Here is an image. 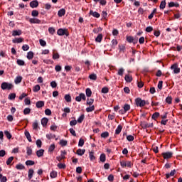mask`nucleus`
<instances>
[{"mask_svg":"<svg viewBox=\"0 0 182 182\" xmlns=\"http://www.w3.org/2000/svg\"><path fill=\"white\" fill-rule=\"evenodd\" d=\"M102 39H103V34L100 33L95 38V42L100 43V42H102Z\"/></svg>","mask_w":182,"mask_h":182,"instance_id":"obj_24","label":"nucleus"},{"mask_svg":"<svg viewBox=\"0 0 182 182\" xmlns=\"http://www.w3.org/2000/svg\"><path fill=\"white\" fill-rule=\"evenodd\" d=\"M29 22L30 23H41V20L38 18H30Z\"/></svg>","mask_w":182,"mask_h":182,"instance_id":"obj_25","label":"nucleus"},{"mask_svg":"<svg viewBox=\"0 0 182 182\" xmlns=\"http://www.w3.org/2000/svg\"><path fill=\"white\" fill-rule=\"evenodd\" d=\"M27 59H28V60L33 59V52L30 51L27 53Z\"/></svg>","mask_w":182,"mask_h":182,"instance_id":"obj_35","label":"nucleus"},{"mask_svg":"<svg viewBox=\"0 0 182 182\" xmlns=\"http://www.w3.org/2000/svg\"><path fill=\"white\" fill-rule=\"evenodd\" d=\"M109 133L107 132H105L101 134V137H102V139H107Z\"/></svg>","mask_w":182,"mask_h":182,"instance_id":"obj_48","label":"nucleus"},{"mask_svg":"<svg viewBox=\"0 0 182 182\" xmlns=\"http://www.w3.org/2000/svg\"><path fill=\"white\" fill-rule=\"evenodd\" d=\"M158 117H160V112H155L151 116L153 120H156Z\"/></svg>","mask_w":182,"mask_h":182,"instance_id":"obj_29","label":"nucleus"},{"mask_svg":"<svg viewBox=\"0 0 182 182\" xmlns=\"http://www.w3.org/2000/svg\"><path fill=\"white\" fill-rule=\"evenodd\" d=\"M22 35V30H14L12 31V36H21Z\"/></svg>","mask_w":182,"mask_h":182,"instance_id":"obj_10","label":"nucleus"},{"mask_svg":"<svg viewBox=\"0 0 182 182\" xmlns=\"http://www.w3.org/2000/svg\"><path fill=\"white\" fill-rule=\"evenodd\" d=\"M38 15H39V11H38L37 10H33L31 11L32 16H38Z\"/></svg>","mask_w":182,"mask_h":182,"instance_id":"obj_55","label":"nucleus"},{"mask_svg":"<svg viewBox=\"0 0 182 182\" xmlns=\"http://www.w3.org/2000/svg\"><path fill=\"white\" fill-rule=\"evenodd\" d=\"M26 153L28 156H32V148L31 146L26 147Z\"/></svg>","mask_w":182,"mask_h":182,"instance_id":"obj_43","label":"nucleus"},{"mask_svg":"<svg viewBox=\"0 0 182 182\" xmlns=\"http://www.w3.org/2000/svg\"><path fill=\"white\" fill-rule=\"evenodd\" d=\"M127 140H128V141H133L134 140V136L133 135H128L127 136Z\"/></svg>","mask_w":182,"mask_h":182,"instance_id":"obj_56","label":"nucleus"},{"mask_svg":"<svg viewBox=\"0 0 182 182\" xmlns=\"http://www.w3.org/2000/svg\"><path fill=\"white\" fill-rule=\"evenodd\" d=\"M95 102V99L93 98H87L86 105L87 106H92L93 103Z\"/></svg>","mask_w":182,"mask_h":182,"instance_id":"obj_19","label":"nucleus"},{"mask_svg":"<svg viewBox=\"0 0 182 182\" xmlns=\"http://www.w3.org/2000/svg\"><path fill=\"white\" fill-rule=\"evenodd\" d=\"M100 160L102 163H105L106 161V154H102L100 156Z\"/></svg>","mask_w":182,"mask_h":182,"instance_id":"obj_38","label":"nucleus"},{"mask_svg":"<svg viewBox=\"0 0 182 182\" xmlns=\"http://www.w3.org/2000/svg\"><path fill=\"white\" fill-rule=\"evenodd\" d=\"M36 106L38 109H41V107H43V106H45V102L43 101H38L36 103Z\"/></svg>","mask_w":182,"mask_h":182,"instance_id":"obj_14","label":"nucleus"},{"mask_svg":"<svg viewBox=\"0 0 182 182\" xmlns=\"http://www.w3.org/2000/svg\"><path fill=\"white\" fill-rule=\"evenodd\" d=\"M161 155L163 156L165 160H168V159H171V157H173V152L172 151L163 152Z\"/></svg>","mask_w":182,"mask_h":182,"instance_id":"obj_7","label":"nucleus"},{"mask_svg":"<svg viewBox=\"0 0 182 182\" xmlns=\"http://www.w3.org/2000/svg\"><path fill=\"white\" fill-rule=\"evenodd\" d=\"M36 144L38 149H41V147H42V141H41V139H38L36 142Z\"/></svg>","mask_w":182,"mask_h":182,"instance_id":"obj_54","label":"nucleus"},{"mask_svg":"<svg viewBox=\"0 0 182 182\" xmlns=\"http://www.w3.org/2000/svg\"><path fill=\"white\" fill-rule=\"evenodd\" d=\"M22 49L24 50V52H26V50H29V46L25 44L22 46Z\"/></svg>","mask_w":182,"mask_h":182,"instance_id":"obj_63","label":"nucleus"},{"mask_svg":"<svg viewBox=\"0 0 182 182\" xmlns=\"http://www.w3.org/2000/svg\"><path fill=\"white\" fill-rule=\"evenodd\" d=\"M102 93H109V88L107 87H104L102 90H101Z\"/></svg>","mask_w":182,"mask_h":182,"instance_id":"obj_58","label":"nucleus"},{"mask_svg":"<svg viewBox=\"0 0 182 182\" xmlns=\"http://www.w3.org/2000/svg\"><path fill=\"white\" fill-rule=\"evenodd\" d=\"M84 145H85V139L80 138L78 142V146L83 147Z\"/></svg>","mask_w":182,"mask_h":182,"instance_id":"obj_42","label":"nucleus"},{"mask_svg":"<svg viewBox=\"0 0 182 182\" xmlns=\"http://www.w3.org/2000/svg\"><path fill=\"white\" fill-rule=\"evenodd\" d=\"M48 32H49V33H50L51 35H53V33H55V28H53V27H50V28H48Z\"/></svg>","mask_w":182,"mask_h":182,"instance_id":"obj_60","label":"nucleus"},{"mask_svg":"<svg viewBox=\"0 0 182 182\" xmlns=\"http://www.w3.org/2000/svg\"><path fill=\"white\" fill-rule=\"evenodd\" d=\"M123 129V126L122 125H118L115 130V134H119V133H122V130Z\"/></svg>","mask_w":182,"mask_h":182,"instance_id":"obj_22","label":"nucleus"},{"mask_svg":"<svg viewBox=\"0 0 182 182\" xmlns=\"http://www.w3.org/2000/svg\"><path fill=\"white\" fill-rule=\"evenodd\" d=\"M24 134H25L27 140H28V141L30 143L32 142V136H31V134L29 133V132L28 130L25 131Z\"/></svg>","mask_w":182,"mask_h":182,"instance_id":"obj_11","label":"nucleus"},{"mask_svg":"<svg viewBox=\"0 0 182 182\" xmlns=\"http://www.w3.org/2000/svg\"><path fill=\"white\" fill-rule=\"evenodd\" d=\"M85 93L87 97H90V96H92V90H90V88H87L85 90Z\"/></svg>","mask_w":182,"mask_h":182,"instance_id":"obj_36","label":"nucleus"},{"mask_svg":"<svg viewBox=\"0 0 182 182\" xmlns=\"http://www.w3.org/2000/svg\"><path fill=\"white\" fill-rule=\"evenodd\" d=\"M2 90H11L14 87V85L9 82H4L1 85Z\"/></svg>","mask_w":182,"mask_h":182,"instance_id":"obj_2","label":"nucleus"},{"mask_svg":"<svg viewBox=\"0 0 182 182\" xmlns=\"http://www.w3.org/2000/svg\"><path fill=\"white\" fill-rule=\"evenodd\" d=\"M65 14H66V11L65 10V9H61L58 12V15L60 17L63 16V15H65Z\"/></svg>","mask_w":182,"mask_h":182,"instance_id":"obj_23","label":"nucleus"},{"mask_svg":"<svg viewBox=\"0 0 182 182\" xmlns=\"http://www.w3.org/2000/svg\"><path fill=\"white\" fill-rule=\"evenodd\" d=\"M35 173V171H33V169L30 168L28 171V180H31L32 177H33V173Z\"/></svg>","mask_w":182,"mask_h":182,"instance_id":"obj_15","label":"nucleus"},{"mask_svg":"<svg viewBox=\"0 0 182 182\" xmlns=\"http://www.w3.org/2000/svg\"><path fill=\"white\" fill-rule=\"evenodd\" d=\"M41 90V86L39 85H37L33 87V91L36 93L37 92H39Z\"/></svg>","mask_w":182,"mask_h":182,"instance_id":"obj_40","label":"nucleus"},{"mask_svg":"<svg viewBox=\"0 0 182 182\" xmlns=\"http://www.w3.org/2000/svg\"><path fill=\"white\" fill-rule=\"evenodd\" d=\"M47 139H48V140H50L51 139H55V137H56V136L53 134H48L46 135Z\"/></svg>","mask_w":182,"mask_h":182,"instance_id":"obj_50","label":"nucleus"},{"mask_svg":"<svg viewBox=\"0 0 182 182\" xmlns=\"http://www.w3.org/2000/svg\"><path fill=\"white\" fill-rule=\"evenodd\" d=\"M12 161H14V156H11L7 159V161H6L7 166H10V164H11V163H12Z\"/></svg>","mask_w":182,"mask_h":182,"instance_id":"obj_49","label":"nucleus"},{"mask_svg":"<svg viewBox=\"0 0 182 182\" xmlns=\"http://www.w3.org/2000/svg\"><path fill=\"white\" fill-rule=\"evenodd\" d=\"M176 173H177V171H176V169L172 170L169 173L166 174V178H170V177H173L174 174H176Z\"/></svg>","mask_w":182,"mask_h":182,"instance_id":"obj_16","label":"nucleus"},{"mask_svg":"<svg viewBox=\"0 0 182 182\" xmlns=\"http://www.w3.org/2000/svg\"><path fill=\"white\" fill-rule=\"evenodd\" d=\"M168 8H173V7H176V8H178L180 6V4L178 3H174L173 1H171L168 4Z\"/></svg>","mask_w":182,"mask_h":182,"instance_id":"obj_13","label":"nucleus"},{"mask_svg":"<svg viewBox=\"0 0 182 182\" xmlns=\"http://www.w3.org/2000/svg\"><path fill=\"white\" fill-rule=\"evenodd\" d=\"M35 164V161L32 160H28L26 161V166H33Z\"/></svg>","mask_w":182,"mask_h":182,"instance_id":"obj_45","label":"nucleus"},{"mask_svg":"<svg viewBox=\"0 0 182 182\" xmlns=\"http://www.w3.org/2000/svg\"><path fill=\"white\" fill-rule=\"evenodd\" d=\"M142 126L145 129H147V128L153 127L154 124H153V123L149 124L147 122H144L142 124Z\"/></svg>","mask_w":182,"mask_h":182,"instance_id":"obj_27","label":"nucleus"},{"mask_svg":"<svg viewBox=\"0 0 182 182\" xmlns=\"http://www.w3.org/2000/svg\"><path fill=\"white\" fill-rule=\"evenodd\" d=\"M31 113V109L29 108H26L23 109V114H29Z\"/></svg>","mask_w":182,"mask_h":182,"instance_id":"obj_64","label":"nucleus"},{"mask_svg":"<svg viewBox=\"0 0 182 182\" xmlns=\"http://www.w3.org/2000/svg\"><path fill=\"white\" fill-rule=\"evenodd\" d=\"M124 73V68H119L117 73V75H119V76H123Z\"/></svg>","mask_w":182,"mask_h":182,"instance_id":"obj_47","label":"nucleus"},{"mask_svg":"<svg viewBox=\"0 0 182 182\" xmlns=\"http://www.w3.org/2000/svg\"><path fill=\"white\" fill-rule=\"evenodd\" d=\"M166 0H163L161 2L159 6L160 9H164V8H166Z\"/></svg>","mask_w":182,"mask_h":182,"instance_id":"obj_39","label":"nucleus"},{"mask_svg":"<svg viewBox=\"0 0 182 182\" xmlns=\"http://www.w3.org/2000/svg\"><path fill=\"white\" fill-rule=\"evenodd\" d=\"M124 79L127 83H132V81L133 80V77L129 75H126Z\"/></svg>","mask_w":182,"mask_h":182,"instance_id":"obj_18","label":"nucleus"},{"mask_svg":"<svg viewBox=\"0 0 182 182\" xmlns=\"http://www.w3.org/2000/svg\"><path fill=\"white\" fill-rule=\"evenodd\" d=\"M85 153H86V149H78L76 151V154H77L78 156H83Z\"/></svg>","mask_w":182,"mask_h":182,"instance_id":"obj_20","label":"nucleus"},{"mask_svg":"<svg viewBox=\"0 0 182 182\" xmlns=\"http://www.w3.org/2000/svg\"><path fill=\"white\" fill-rule=\"evenodd\" d=\"M116 46H117V40L113 39L112 41L111 48H112V49H114V48H116Z\"/></svg>","mask_w":182,"mask_h":182,"instance_id":"obj_33","label":"nucleus"},{"mask_svg":"<svg viewBox=\"0 0 182 182\" xmlns=\"http://www.w3.org/2000/svg\"><path fill=\"white\" fill-rule=\"evenodd\" d=\"M43 153H45V150L39 149L36 151V156L38 157H42L43 156Z\"/></svg>","mask_w":182,"mask_h":182,"instance_id":"obj_21","label":"nucleus"},{"mask_svg":"<svg viewBox=\"0 0 182 182\" xmlns=\"http://www.w3.org/2000/svg\"><path fill=\"white\" fill-rule=\"evenodd\" d=\"M57 33L59 36H63V35L65 36V38L69 36V31H68V29L60 28L58 30Z\"/></svg>","mask_w":182,"mask_h":182,"instance_id":"obj_3","label":"nucleus"},{"mask_svg":"<svg viewBox=\"0 0 182 182\" xmlns=\"http://www.w3.org/2000/svg\"><path fill=\"white\" fill-rule=\"evenodd\" d=\"M127 41L129 43H134V45H136V43L139 42L137 38H134L133 36H127Z\"/></svg>","mask_w":182,"mask_h":182,"instance_id":"obj_5","label":"nucleus"},{"mask_svg":"<svg viewBox=\"0 0 182 182\" xmlns=\"http://www.w3.org/2000/svg\"><path fill=\"white\" fill-rule=\"evenodd\" d=\"M60 144L63 147V146H66L68 144V141H65L63 139L60 141Z\"/></svg>","mask_w":182,"mask_h":182,"instance_id":"obj_59","label":"nucleus"},{"mask_svg":"<svg viewBox=\"0 0 182 182\" xmlns=\"http://www.w3.org/2000/svg\"><path fill=\"white\" fill-rule=\"evenodd\" d=\"M50 177L51 178H56V177H58V172L53 171L50 173Z\"/></svg>","mask_w":182,"mask_h":182,"instance_id":"obj_34","label":"nucleus"},{"mask_svg":"<svg viewBox=\"0 0 182 182\" xmlns=\"http://www.w3.org/2000/svg\"><path fill=\"white\" fill-rule=\"evenodd\" d=\"M90 15H92L94 18H100V14L97 13V11H93L92 10L90 11Z\"/></svg>","mask_w":182,"mask_h":182,"instance_id":"obj_12","label":"nucleus"},{"mask_svg":"<svg viewBox=\"0 0 182 182\" xmlns=\"http://www.w3.org/2000/svg\"><path fill=\"white\" fill-rule=\"evenodd\" d=\"M16 168L17 170H25V166H23L22 164H18L16 166Z\"/></svg>","mask_w":182,"mask_h":182,"instance_id":"obj_32","label":"nucleus"},{"mask_svg":"<svg viewBox=\"0 0 182 182\" xmlns=\"http://www.w3.org/2000/svg\"><path fill=\"white\" fill-rule=\"evenodd\" d=\"M13 43H22L23 38H18L12 40Z\"/></svg>","mask_w":182,"mask_h":182,"instance_id":"obj_17","label":"nucleus"},{"mask_svg":"<svg viewBox=\"0 0 182 182\" xmlns=\"http://www.w3.org/2000/svg\"><path fill=\"white\" fill-rule=\"evenodd\" d=\"M14 82H15L16 85L21 83V82H22V77H21V76L16 77L14 80Z\"/></svg>","mask_w":182,"mask_h":182,"instance_id":"obj_31","label":"nucleus"},{"mask_svg":"<svg viewBox=\"0 0 182 182\" xmlns=\"http://www.w3.org/2000/svg\"><path fill=\"white\" fill-rule=\"evenodd\" d=\"M48 122H49V119L48 118H43L41 119V124L43 127L48 124Z\"/></svg>","mask_w":182,"mask_h":182,"instance_id":"obj_26","label":"nucleus"},{"mask_svg":"<svg viewBox=\"0 0 182 182\" xmlns=\"http://www.w3.org/2000/svg\"><path fill=\"white\" fill-rule=\"evenodd\" d=\"M76 102H82V100H86V95L85 93H80L79 96L75 97Z\"/></svg>","mask_w":182,"mask_h":182,"instance_id":"obj_8","label":"nucleus"},{"mask_svg":"<svg viewBox=\"0 0 182 182\" xmlns=\"http://www.w3.org/2000/svg\"><path fill=\"white\" fill-rule=\"evenodd\" d=\"M83 120H85V114H82L81 116H80L77 122V123H82Z\"/></svg>","mask_w":182,"mask_h":182,"instance_id":"obj_44","label":"nucleus"},{"mask_svg":"<svg viewBox=\"0 0 182 182\" xmlns=\"http://www.w3.org/2000/svg\"><path fill=\"white\" fill-rule=\"evenodd\" d=\"M63 112H64L62 114V117H66V116H68L67 113H69V107H66L64 109H63Z\"/></svg>","mask_w":182,"mask_h":182,"instance_id":"obj_30","label":"nucleus"},{"mask_svg":"<svg viewBox=\"0 0 182 182\" xmlns=\"http://www.w3.org/2000/svg\"><path fill=\"white\" fill-rule=\"evenodd\" d=\"M39 42H40L41 46H43V47L46 46V41H45L44 40L40 39Z\"/></svg>","mask_w":182,"mask_h":182,"instance_id":"obj_62","label":"nucleus"},{"mask_svg":"<svg viewBox=\"0 0 182 182\" xmlns=\"http://www.w3.org/2000/svg\"><path fill=\"white\" fill-rule=\"evenodd\" d=\"M95 110V105H90L89 107L86 108V112L87 113H90L91 112H94Z\"/></svg>","mask_w":182,"mask_h":182,"instance_id":"obj_28","label":"nucleus"},{"mask_svg":"<svg viewBox=\"0 0 182 182\" xmlns=\"http://www.w3.org/2000/svg\"><path fill=\"white\" fill-rule=\"evenodd\" d=\"M15 97H16V94L15 93H11L9 95V100H14Z\"/></svg>","mask_w":182,"mask_h":182,"instance_id":"obj_52","label":"nucleus"},{"mask_svg":"<svg viewBox=\"0 0 182 182\" xmlns=\"http://www.w3.org/2000/svg\"><path fill=\"white\" fill-rule=\"evenodd\" d=\"M166 103H168V105H171L172 102H173V97H171V96H168L166 98Z\"/></svg>","mask_w":182,"mask_h":182,"instance_id":"obj_41","label":"nucleus"},{"mask_svg":"<svg viewBox=\"0 0 182 182\" xmlns=\"http://www.w3.org/2000/svg\"><path fill=\"white\" fill-rule=\"evenodd\" d=\"M95 159H96V157H95V152L94 151L90 152V159L93 161Z\"/></svg>","mask_w":182,"mask_h":182,"instance_id":"obj_57","label":"nucleus"},{"mask_svg":"<svg viewBox=\"0 0 182 182\" xmlns=\"http://www.w3.org/2000/svg\"><path fill=\"white\" fill-rule=\"evenodd\" d=\"M102 31H103V28H102L101 27H99L97 28H94L93 29V33H99V32H102Z\"/></svg>","mask_w":182,"mask_h":182,"instance_id":"obj_51","label":"nucleus"},{"mask_svg":"<svg viewBox=\"0 0 182 182\" xmlns=\"http://www.w3.org/2000/svg\"><path fill=\"white\" fill-rule=\"evenodd\" d=\"M119 51L123 52L124 53V50H126V47L124 45L119 46Z\"/></svg>","mask_w":182,"mask_h":182,"instance_id":"obj_61","label":"nucleus"},{"mask_svg":"<svg viewBox=\"0 0 182 182\" xmlns=\"http://www.w3.org/2000/svg\"><path fill=\"white\" fill-rule=\"evenodd\" d=\"M135 105L136 107H144V105H146V100H142L140 97H137L135 99Z\"/></svg>","mask_w":182,"mask_h":182,"instance_id":"obj_1","label":"nucleus"},{"mask_svg":"<svg viewBox=\"0 0 182 182\" xmlns=\"http://www.w3.org/2000/svg\"><path fill=\"white\" fill-rule=\"evenodd\" d=\"M4 134H5L6 137H7V139H9V140H10V139H12V134H11L10 132L4 131Z\"/></svg>","mask_w":182,"mask_h":182,"instance_id":"obj_37","label":"nucleus"},{"mask_svg":"<svg viewBox=\"0 0 182 182\" xmlns=\"http://www.w3.org/2000/svg\"><path fill=\"white\" fill-rule=\"evenodd\" d=\"M124 109H120L119 111V113L120 114H124L125 113H127V112H129V110H130V105L129 104H125L124 105V107H123Z\"/></svg>","mask_w":182,"mask_h":182,"instance_id":"obj_4","label":"nucleus"},{"mask_svg":"<svg viewBox=\"0 0 182 182\" xmlns=\"http://www.w3.org/2000/svg\"><path fill=\"white\" fill-rule=\"evenodd\" d=\"M171 70H173V73L175 74H178L180 73V68H178V64L174 63L171 66Z\"/></svg>","mask_w":182,"mask_h":182,"instance_id":"obj_6","label":"nucleus"},{"mask_svg":"<svg viewBox=\"0 0 182 182\" xmlns=\"http://www.w3.org/2000/svg\"><path fill=\"white\" fill-rule=\"evenodd\" d=\"M89 78L90 80H96L97 79V75H96V74H91L90 75Z\"/></svg>","mask_w":182,"mask_h":182,"instance_id":"obj_46","label":"nucleus"},{"mask_svg":"<svg viewBox=\"0 0 182 182\" xmlns=\"http://www.w3.org/2000/svg\"><path fill=\"white\" fill-rule=\"evenodd\" d=\"M38 5L39 2H38V0H33L30 2L31 8H38Z\"/></svg>","mask_w":182,"mask_h":182,"instance_id":"obj_9","label":"nucleus"},{"mask_svg":"<svg viewBox=\"0 0 182 182\" xmlns=\"http://www.w3.org/2000/svg\"><path fill=\"white\" fill-rule=\"evenodd\" d=\"M17 65L19 66H24L25 65V61L23 60H17Z\"/></svg>","mask_w":182,"mask_h":182,"instance_id":"obj_53","label":"nucleus"}]
</instances>
